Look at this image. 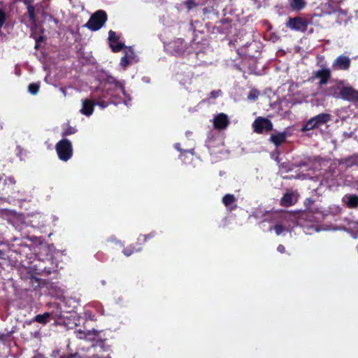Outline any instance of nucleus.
I'll return each instance as SVG.
<instances>
[{
  "label": "nucleus",
  "instance_id": "1",
  "mask_svg": "<svg viewBox=\"0 0 358 358\" xmlns=\"http://www.w3.org/2000/svg\"><path fill=\"white\" fill-rule=\"evenodd\" d=\"M106 94H103L98 96L95 103L101 108H106L110 103H124L129 107L131 105V95L125 90V82L118 80L112 76H107L103 86Z\"/></svg>",
  "mask_w": 358,
  "mask_h": 358
},
{
  "label": "nucleus",
  "instance_id": "2",
  "mask_svg": "<svg viewBox=\"0 0 358 358\" xmlns=\"http://www.w3.org/2000/svg\"><path fill=\"white\" fill-rule=\"evenodd\" d=\"M327 164L328 161L318 157L313 159L307 158L297 164L300 169V173H297L295 178L316 180L320 185L323 182L329 183L334 180V175L329 171L322 172V168L327 166Z\"/></svg>",
  "mask_w": 358,
  "mask_h": 358
},
{
  "label": "nucleus",
  "instance_id": "3",
  "mask_svg": "<svg viewBox=\"0 0 358 358\" xmlns=\"http://www.w3.org/2000/svg\"><path fill=\"white\" fill-rule=\"evenodd\" d=\"M264 221H278L285 227H289V232L299 224V215L294 213H266Z\"/></svg>",
  "mask_w": 358,
  "mask_h": 358
},
{
  "label": "nucleus",
  "instance_id": "4",
  "mask_svg": "<svg viewBox=\"0 0 358 358\" xmlns=\"http://www.w3.org/2000/svg\"><path fill=\"white\" fill-rule=\"evenodd\" d=\"M164 48L168 52L176 55H183L185 52L189 53L190 47L182 38H177L164 45Z\"/></svg>",
  "mask_w": 358,
  "mask_h": 358
},
{
  "label": "nucleus",
  "instance_id": "5",
  "mask_svg": "<svg viewBox=\"0 0 358 358\" xmlns=\"http://www.w3.org/2000/svg\"><path fill=\"white\" fill-rule=\"evenodd\" d=\"M107 18L106 13L103 10H99L92 15L85 27L91 31H98L103 27Z\"/></svg>",
  "mask_w": 358,
  "mask_h": 358
},
{
  "label": "nucleus",
  "instance_id": "6",
  "mask_svg": "<svg viewBox=\"0 0 358 358\" xmlns=\"http://www.w3.org/2000/svg\"><path fill=\"white\" fill-rule=\"evenodd\" d=\"M56 151L59 159L64 162L68 161L73 155V148L71 141L68 139H62L56 145Z\"/></svg>",
  "mask_w": 358,
  "mask_h": 358
},
{
  "label": "nucleus",
  "instance_id": "7",
  "mask_svg": "<svg viewBox=\"0 0 358 358\" xmlns=\"http://www.w3.org/2000/svg\"><path fill=\"white\" fill-rule=\"evenodd\" d=\"M254 131L257 134L268 132L273 129L271 121L267 118L259 117L252 124Z\"/></svg>",
  "mask_w": 358,
  "mask_h": 358
},
{
  "label": "nucleus",
  "instance_id": "8",
  "mask_svg": "<svg viewBox=\"0 0 358 358\" xmlns=\"http://www.w3.org/2000/svg\"><path fill=\"white\" fill-rule=\"evenodd\" d=\"M309 22L308 20L295 17L289 18L286 22V26L292 30L303 32L307 29Z\"/></svg>",
  "mask_w": 358,
  "mask_h": 358
},
{
  "label": "nucleus",
  "instance_id": "9",
  "mask_svg": "<svg viewBox=\"0 0 358 358\" xmlns=\"http://www.w3.org/2000/svg\"><path fill=\"white\" fill-rule=\"evenodd\" d=\"M350 58L346 55L338 56L333 62L332 66L336 70H348L350 66Z\"/></svg>",
  "mask_w": 358,
  "mask_h": 358
},
{
  "label": "nucleus",
  "instance_id": "10",
  "mask_svg": "<svg viewBox=\"0 0 358 358\" xmlns=\"http://www.w3.org/2000/svg\"><path fill=\"white\" fill-rule=\"evenodd\" d=\"M213 127L218 130L224 129L229 124L228 116L224 113H219L213 118Z\"/></svg>",
  "mask_w": 358,
  "mask_h": 358
},
{
  "label": "nucleus",
  "instance_id": "11",
  "mask_svg": "<svg viewBox=\"0 0 358 358\" xmlns=\"http://www.w3.org/2000/svg\"><path fill=\"white\" fill-rule=\"evenodd\" d=\"M108 41L110 47L113 52H119L124 48V44L120 41L119 36L112 30L108 32Z\"/></svg>",
  "mask_w": 358,
  "mask_h": 358
},
{
  "label": "nucleus",
  "instance_id": "12",
  "mask_svg": "<svg viewBox=\"0 0 358 358\" xmlns=\"http://www.w3.org/2000/svg\"><path fill=\"white\" fill-rule=\"evenodd\" d=\"M341 98L348 101H355L358 99V91L352 87H343L341 90Z\"/></svg>",
  "mask_w": 358,
  "mask_h": 358
},
{
  "label": "nucleus",
  "instance_id": "13",
  "mask_svg": "<svg viewBox=\"0 0 358 358\" xmlns=\"http://www.w3.org/2000/svg\"><path fill=\"white\" fill-rule=\"evenodd\" d=\"M290 135L291 134L289 132L288 129H287L282 132H278L272 134L270 137V140L275 146H279L282 144L285 141L287 137Z\"/></svg>",
  "mask_w": 358,
  "mask_h": 358
},
{
  "label": "nucleus",
  "instance_id": "14",
  "mask_svg": "<svg viewBox=\"0 0 358 358\" xmlns=\"http://www.w3.org/2000/svg\"><path fill=\"white\" fill-rule=\"evenodd\" d=\"M331 76V71L329 69H321L315 73L314 77L320 78L319 84L320 85H325L327 83Z\"/></svg>",
  "mask_w": 358,
  "mask_h": 358
},
{
  "label": "nucleus",
  "instance_id": "15",
  "mask_svg": "<svg viewBox=\"0 0 358 358\" xmlns=\"http://www.w3.org/2000/svg\"><path fill=\"white\" fill-rule=\"evenodd\" d=\"M95 103L90 99L82 101V108L80 110L81 114L86 116H90L94 112Z\"/></svg>",
  "mask_w": 358,
  "mask_h": 358
},
{
  "label": "nucleus",
  "instance_id": "16",
  "mask_svg": "<svg viewBox=\"0 0 358 358\" xmlns=\"http://www.w3.org/2000/svg\"><path fill=\"white\" fill-rule=\"evenodd\" d=\"M343 203L350 208L358 207V196L356 194H345L342 198Z\"/></svg>",
  "mask_w": 358,
  "mask_h": 358
},
{
  "label": "nucleus",
  "instance_id": "17",
  "mask_svg": "<svg viewBox=\"0 0 358 358\" xmlns=\"http://www.w3.org/2000/svg\"><path fill=\"white\" fill-rule=\"evenodd\" d=\"M236 197L234 194H226L222 198L223 204L230 210H234L236 208Z\"/></svg>",
  "mask_w": 358,
  "mask_h": 358
},
{
  "label": "nucleus",
  "instance_id": "18",
  "mask_svg": "<svg viewBox=\"0 0 358 358\" xmlns=\"http://www.w3.org/2000/svg\"><path fill=\"white\" fill-rule=\"evenodd\" d=\"M317 127L322 126L331 120V115L329 113H320L317 115L313 117Z\"/></svg>",
  "mask_w": 358,
  "mask_h": 358
},
{
  "label": "nucleus",
  "instance_id": "19",
  "mask_svg": "<svg viewBox=\"0 0 358 358\" xmlns=\"http://www.w3.org/2000/svg\"><path fill=\"white\" fill-rule=\"evenodd\" d=\"M275 224L273 227H270L268 228L269 231L274 230L275 234L277 236H280L283 234V232H289V227H285L282 225L278 221H274Z\"/></svg>",
  "mask_w": 358,
  "mask_h": 358
},
{
  "label": "nucleus",
  "instance_id": "20",
  "mask_svg": "<svg viewBox=\"0 0 358 358\" xmlns=\"http://www.w3.org/2000/svg\"><path fill=\"white\" fill-rule=\"evenodd\" d=\"M306 4L305 0H289V5L293 10H301L305 7Z\"/></svg>",
  "mask_w": 358,
  "mask_h": 358
},
{
  "label": "nucleus",
  "instance_id": "21",
  "mask_svg": "<svg viewBox=\"0 0 358 358\" xmlns=\"http://www.w3.org/2000/svg\"><path fill=\"white\" fill-rule=\"evenodd\" d=\"M50 318V313L46 312L43 314H39L34 317L32 321L37 322L38 323L45 324Z\"/></svg>",
  "mask_w": 358,
  "mask_h": 358
},
{
  "label": "nucleus",
  "instance_id": "22",
  "mask_svg": "<svg viewBox=\"0 0 358 358\" xmlns=\"http://www.w3.org/2000/svg\"><path fill=\"white\" fill-rule=\"evenodd\" d=\"M281 205L283 206H289L294 203V196L292 194H285L280 201Z\"/></svg>",
  "mask_w": 358,
  "mask_h": 358
},
{
  "label": "nucleus",
  "instance_id": "23",
  "mask_svg": "<svg viewBox=\"0 0 358 358\" xmlns=\"http://www.w3.org/2000/svg\"><path fill=\"white\" fill-rule=\"evenodd\" d=\"M317 126L314 121L313 118L311 117L310 120H308L302 127L301 131L302 132H306L310 130H312L315 128H317Z\"/></svg>",
  "mask_w": 358,
  "mask_h": 358
},
{
  "label": "nucleus",
  "instance_id": "24",
  "mask_svg": "<svg viewBox=\"0 0 358 358\" xmlns=\"http://www.w3.org/2000/svg\"><path fill=\"white\" fill-rule=\"evenodd\" d=\"M180 84L187 88V85L192 83V76L188 73L182 78H178Z\"/></svg>",
  "mask_w": 358,
  "mask_h": 358
},
{
  "label": "nucleus",
  "instance_id": "25",
  "mask_svg": "<svg viewBox=\"0 0 358 358\" xmlns=\"http://www.w3.org/2000/svg\"><path fill=\"white\" fill-rule=\"evenodd\" d=\"M40 85L38 83H31L29 85L28 91L31 94L36 95L39 90Z\"/></svg>",
  "mask_w": 358,
  "mask_h": 358
},
{
  "label": "nucleus",
  "instance_id": "26",
  "mask_svg": "<svg viewBox=\"0 0 358 358\" xmlns=\"http://www.w3.org/2000/svg\"><path fill=\"white\" fill-rule=\"evenodd\" d=\"M99 332L95 329L92 330H87L86 331V335H87V340L89 341H94L96 339V338L98 336Z\"/></svg>",
  "mask_w": 358,
  "mask_h": 358
},
{
  "label": "nucleus",
  "instance_id": "27",
  "mask_svg": "<svg viewBox=\"0 0 358 358\" xmlns=\"http://www.w3.org/2000/svg\"><path fill=\"white\" fill-rule=\"evenodd\" d=\"M27 12L29 17L30 20L34 22L36 20V15H35V8L33 5L27 6Z\"/></svg>",
  "mask_w": 358,
  "mask_h": 358
},
{
  "label": "nucleus",
  "instance_id": "28",
  "mask_svg": "<svg viewBox=\"0 0 358 358\" xmlns=\"http://www.w3.org/2000/svg\"><path fill=\"white\" fill-rule=\"evenodd\" d=\"M140 248H135L134 246L130 245L128 248L123 250V253L125 256L129 257L134 252H138Z\"/></svg>",
  "mask_w": 358,
  "mask_h": 358
},
{
  "label": "nucleus",
  "instance_id": "29",
  "mask_svg": "<svg viewBox=\"0 0 358 358\" xmlns=\"http://www.w3.org/2000/svg\"><path fill=\"white\" fill-rule=\"evenodd\" d=\"M259 95V92L257 90L252 89L250 91L248 95V99L255 101L258 98Z\"/></svg>",
  "mask_w": 358,
  "mask_h": 358
},
{
  "label": "nucleus",
  "instance_id": "30",
  "mask_svg": "<svg viewBox=\"0 0 358 358\" xmlns=\"http://www.w3.org/2000/svg\"><path fill=\"white\" fill-rule=\"evenodd\" d=\"M74 334L78 338L87 340L86 331L78 329L74 331Z\"/></svg>",
  "mask_w": 358,
  "mask_h": 358
},
{
  "label": "nucleus",
  "instance_id": "31",
  "mask_svg": "<svg viewBox=\"0 0 358 358\" xmlns=\"http://www.w3.org/2000/svg\"><path fill=\"white\" fill-rule=\"evenodd\" d=\"M302 216H303L302 219L308 220H309L311 222H317L316 220V217L311 213H306V214L303 215Z\"/></svg>",
  "mask_w": 358,
  "mask_h": 358
},
{
  "label": "nucleus",
  "instance_id": "32",
  "mask_svg": "<svg viewBox=\"0 0 358 358\" xmlns=\"http://www.w3.org/2000/svg\"><path fill=\"white\" fill-rule=\"evenodd\" d=\"M155 235V232H152V233H150L149 234H147V235L141 236L138 238V242H145L148 238L154 237Z\"/></svg>",
  "mask_w": 358,
  "mask_h": 358
},
{
  "label": "nucleus",
  "instance_id": "33",
  "mask_svg": "<svg viewBox=\"0 0 358 358\" xmlns=\"http://www.w3.org/2000/svg\"><path fill=\"white\" fill-rule=\"evenodd\" d=\"M304 227L306 228L308 230L313 229V231H315L316 232H318L322 230L317 225L314 224H309L308 223H307V224H304Z\"/></svg>",
  "mask_w": 358,
  "mask_h": 358
},
{
  "label": "nucleus",
  "instance_id": "34",
  "mask_svg": "<svg viewBox=\"0 0 358 358\" xmlns=\"http://www.w3.org/2000/svg\"><path fill=\"white\" fill-rule=\"evenodd\" d=\"M77 131V129L75 127H69L67 129H65L63 134L64 135H71L75 134Z\"/></svg>",
  "mask_w": 358,
  "mask_h": 358
},
{
  "label": "nucleus",
  "instance_id": "35",
  "mask_svg": "<svg viewBox=\"0 0 358 358\" xmlns=\"http://www.w3.org/2000/svg\"><path fill=\"white\" fill-rule=\"evenodd\" d=\"M6 19V15L5 12L3 10L0 9V27H1L4 24Z\"/></svg>",
  "mask_w": 358,
  "mask_h": 358
},
{
  "label": "nucleus",
  "instance_id": "36",
  "mask_svg": "<svg viewBox=\"0 0 358 358\" xmlns=\"http://www.w3.org/2000/svg\"><path fill=\"white\" fill-rule=\"evenodd\" d=\"M185 3L188 10H191L196 6V3H195L194 0H187Z\"/></svg>",
  "mask_w": 358,
  "mask_h": 358
},
{
  "label": "nucleus",
  "instance_id": "37",
  "mask_svg": "<svg viewBox=\"0 0 358 358\" xmlns=\"http://www.w3.org/2000/svg\"><path fill=\"white\" fill-rule=\"evenodd\" d=\"M129 64V60H128V58H127V55H124V57H122L121 58V61H120V65L123 67V68H126Z\"/></svg>",
  "mask_w": 358,
  "mask_h": 358
},
{
  "label": "nucleus",
  "instance_id": "38",
  "mask_svg": "<svg viewBox=\"0 0 358 358\" xmlns=\"http://www.w3.org/2000/svg\"><path fill=\"white\" fill-rule=\"evenodd\" d=\"M96 347H99L103 351H108L110 348L109 345H106L103 342L97 343Z\"/></svg>",
  "mask_w": 358,
  "mask_h": 358
},
{
  "label": "nucleus",
  "instance_id": "39",
  "mask_svg": "<svg viewBox=\"0 0 358 358\" xmlns=\"http://www.w3.org/2000/svg\"><path fill=\"white\" fill-rule=\"evenodd\" d=\"M185 153H190L192 155H194V150L193 149H189V150H185L183 151V153H182L180 155V159L182 161H183L184 162H186L185 161V159L183 158L185 157Z\"/></svg>",
  "mask_w": 358,
  "mask_h": 358
},
{
  "label": "nucleus",
  "instance_id": "40",
  "mask_svg": "<svg viewBox=\"0 0 358 358\" xmlns=\"http://www.w3.org/2000/svg\"><path fill=\"white\" fill-rule=\"evenodd\" d=\"M4 183L6 184H10V185H15V180L13 177H8L4 180Z\"/></svg>",
  "mask_w": 358,
  "mask_h": 358
},
{
  "label": "nucleus",
  "instance_id": "41",
  "mask_svg": "<svg viewBox=\"0 0 358 358\" xmlns=\"http://www.w3.org/2000/svg\"><path fill=\"white\" fill-rule=\"evenodd\" d=\"M43 36H41L38 38H35V41H36V45H35V48H38V45H39V43L43 41Z\"/></svg>",
  "mask_w": 358,
  "mask_h": 358
},
{
  "label": "nucleus",
  "instance_id": "42",
  "mask_svg": "<svg viewBox=\"0 0 358 358\" xmlns=\"http://www.w3.org/2000/svg\"><path fill=\"white\" fill-rule=\"evenodd\" d=\"M221 94V92L220 90H217V91H213L210 93V96L212 98H216L217 96H219Z\"/></svg>",
  "mask_w": 358,
  "mask_h": 358
},
{
  "label": "nucleus",
  "instance_id": "43",
  "mask_svg": "<svg viewBox=\"0 0 358 358\" xmlns=\"http://www.w3.org/2000/svg\"><path fill=\"white\" fill-rule=\"evenodd\" d=\"M17 155L20 158V159H22V149L20 148V147H17Z\"/></svg>",
  "mask_w": 358,
  "mask_h": 358
},
{
  "label": "nucleus",
  "instance_id": "44",
  "mask_svg": "<svg viewBox=\"0 0 358 358\" xmlns=\"http://www.w3.org/2000/svg\"><path fill=\"white\" fill-rule=\"evenodd\" d=\"M277 250H278L279 252H280V253H283V252H285V248L284 245H279L278 246V248H277Z\"/></svg>",
  "mask_w": 358,
  "mask_h": 358
},
{
  "label": "nucleus",
  "instance_id": "45",
  "mask_svg": "<svg viewBox=\"0 0 358 358\" xmlns=\"http://www.w3.org/2000/svg\"><path fill=\"white\" fill-rule=\"evenodd\" d=\"M59 351L58 350L52 351L51 353V357L52 358H57V357L59 355Z\"/></svg>",
  "mask_w": 358,
  "mask_h": 358
},
{
  "label": "nucleus",
  "instance_id": "46",
  "mask_svg": "<svg viewBox=\"0 0 358 358\" xmlns=\"http://www.w3.org/2000/svg\"><path fill=\"white\" fill-rule=\"evenodd\" d=\"M22 1L25 5L29 6V5H32V3H34V1L35 0H22Z\"/></svg>",
  "mask_w": 358,
  "mask_h": 358
},
{
  "label": "nucleus",
  "instance_id": "47",
  "mask_svg": "<svg viewBox=\"0 0 358 358\" xmlns=\"http://www.w3.org/2000/svg\"><path fill=\"white\" fill-rule=\"evenodd\" d=\"M59 91L62 92V94H63V96H64V97H66V90H65V89H64V88H63V87H60V88H59Z\"/></svg>",
  "mask_w": 358,
  "mask_h": 358
},
{
  "label": "nucleus",
  "instance_id": "48",
  "mask_svg": "<svg viewBox=\"0 0 358 358\" xmlns=\"http://www.w3.org/2000/svg\"><path fill=\"white\" fill-rule=\"evenodd\" d=\"M352 163L358 165V156H357L352 159Z\"/></svg>",
  "mask_w": 358,
  "mask_h": 358
},
{
  "label": "nucleus",
  "instance_id": "49",
  "mask_svg": "<svg viewBox=\"0 0 358 358\" xmlns=\"http://www.w3.org/2000/svg\"><path fill=\"white\" fill-rule=\"evenodd\" d=\"M174 148L178 150V151H182V150L180 149V143H176L174 145Z\"/></svg>",
  "mask_w": 358,
  "mask_h": 358
},
{
  "label": "nucleus",
  "instance_id": "50",
  "mask_svg": "<svg viewBox=\"0 0 358 358\" xmlns=\"http://www.w3.org/2000/svg\"><path fill=\"white\" fill-rule=\"evenodd\" d=\"M249 46L251 47V48L256 47L257 46V43L256 42L251 43H250Z\"/></svg>",
  "mask_w": 358,
  "mask_h": 358
},
{
  "label": "nucleus",
  "instance_id": "51",
  "mask_svg": "<svg viewBox=\"0 0 358 358\" xmlns=\"http://www.w3.org/2000/svg\"><path fill=\"white\" fill-rule=\"evenodd\" d=\"M101 285H106V280H102L101 281Z\"/></svg>",
  "mask_w": 358,
  "mask_h": 358
},
{
  "label": "nucleus",
  "instance_id": "52",
  "mask_svg": "<svg viewBox=\"0 0 358 358\" xmlns=\"http://www.w3.org/2000/svg\"><path fill=\"white\" fill-rule=\"evenodd\" d=\"M210 140H208V141H206V143H207V145H208V147H210Z\"/></svg>",
  "mask_w": 358,
  "mask_h": 358
}]
</instances>
